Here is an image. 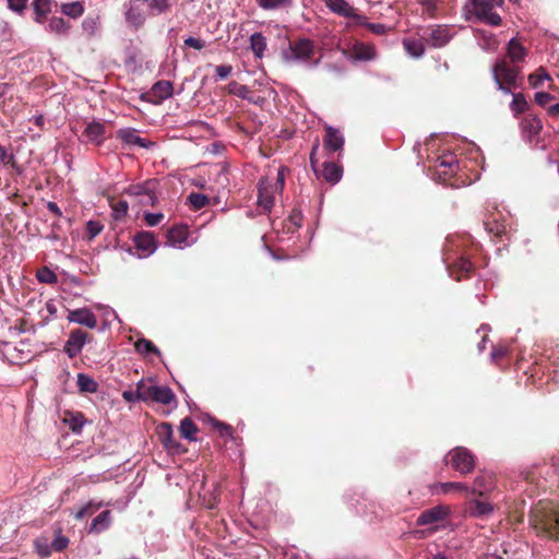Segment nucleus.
Wrapping results in <instances>:
<instances>
[{"instance_id":"nucleus-1","label":"nucleus","mask_w":559,"mask_h":559,"mask_svg":"<svg viewBox=\"0 0 559 559\" xmlns=\"http://www.w3.org/2000/svg\"><path fill=\"white\" fill-rule=\"evenodd\" d=\"M530 521L538 535L559 540V503L539 500L531 509Z\"/></svg>"},{"instance_id":"nucleus-2","label":"nucleus","mask_w":559,"mask_h":559,"mask_svg":"<svg viewBox=\"0 0 559 559\" xmlns=\"http://www.w3.org/2000/svg\"><path fill=\"white\" fill-rule=\"evenodd\" d=\"M476 248L464 249L463 243L448 240L445 246L444 262L451 277L460 282L469 278L475 273V264L472 262V251Z\"/></svg>"},{"instance_id":"nucleus-3","label":"nucleus","mask_w":559,"mask_h":559,"mask_svg":"<svg viewBox=\"0 0 559 559\" xmlns=\"http://www.w3.org/2000/svg\"><path fill=\"white\" fill-rule=\"evenodd\" d=\"M492 78L498 90L506 94L521 86L522 69L519 64L509 62L508 57H499L492 66Z\"/></svg>"},{"instance_id":"nucleus-4","label":"nucleus","mask_w":559,"mask_h":559,"mask_svg":"<svg viewBox=\"0 0 559 559\" xmlns=\"http://www.w3.org/2000/svg\"><path fill=\"white\" fill-rule=\"evenodd\" d=\"M136 399L143 402L169 405L176 401V395L169 386L151 384L141 380L136 384Z\"/></svg>"},{"instance_id":"nucleus-5","label":"nucleus","mask_w":559,"mask_h":559,"mask_svg":"<svg viewBox=\"0 0 559 559\" xmlns=\"http://www.w3.org/2000/svg\"><path fill=\"white\" fill-rule=\"evenodd\" d=\"M444 463L461 473H471L476 464L475 455L465 447H455L444 456Z\"/></svg>"},{"instance_id":"nucleus-6","label":"nucleus","mask_w":559,"mask_h":559,"mask_svg":"<svg viewBox=\"0 0 559 559\" xmlns=\"http://www.w3.org/2000/svg\"><path fill=\"white\" fill-rule=\"evenodd\" d=\"M471 10L476 19L490 26H499L502 22L501 16L493 11L498 5L487 3L481 0H468Z\"/></svg>"},{"instance_id":"nucleus-7","label":"nucleus","mask_w":559,"mask_h":559,"mask_svg":"<svg viewBox=\"0 0 559 559\" xmlns=\"http://www.w3.org/2000/svg\"><path fill=\"white\" fill-rule=\"evenodd\" d=\"M155 432L160 443L169 453L183 454L187 452V448L174 438L173 426L169 423L157 425Z\"/></svg>"},{"instance_id":"nucleus-8","label":"nucleus","mask_w":559,"mask_h":559,"mask_svg":"<svg viewBox=\"0 0 559 559\" xmlns=\"http://www.w3.org/2000/svg\"><path fill=\"white\" fill-rule=\"evenodd\" d=\"M495 506L489 502L484 491H478V496L466 502L465 513L473 518L486 519L493 513Z\"/></svg>"},{"instance_id":"nucleus-9","label":"nucleus","mask_w":559,"mask_h":559,"mask_svg":"<svg viewBox=\"0 0 559 559\" xmlns=\"http://www.w3.org/2000/svg\"><path fill=\"white\" fill-rule=\"evenodd\" d=\"M421 38L435 48L445 46L452 38L450 27L445 25H437L424 29Z\"/></svg>"},{"instance_id":"nucleus-10","label":"nucleus","mask_w":559,"mask_h":559,"mask_svg":"<svg viewBox=\"0 0 559 559\" xmlns=\"http://www.w3.org/2000/svg\"><path fill=\"white\" fill-rule=\"evenodd\" d=\"M174 93V85L170 81L160 80L157 81L147 92L142 96L143 99H146L147 102L159 105L165 99L173 96Z\"/></svg>"},{"instance_id":"nucleus-11","label":"nucleus","mask_w":559,"mask_h":559,"mask_svg":"<svg viewBox=\"0 0 559 559\" xmlns=\"http://www.w3.org/2000/svg\"><path fill=\"white\" fill-rule=\"evenodd\" d=\"M91 338L92 336L81 329L72 330L64 345L66 354L70 358L76 357L81 353L84 344Z\"/></svg>"},{"instance_id":"nucleus-12","label":"nucleus","mask_w":559,"mask_h":559,"mask_svg":"<svg viewBox=\"0 0 559 559\" xmlns=\"http://www.w3.org/2000/svg\"><path fill=\"white\" fill-rule=\"evenodd\" d=\"M450 509L447 506H437L424 510L416 520V524L420 526L438 524L447 520Z\"/></svg>"},{"instance_id":"nucleus-13","label":"nucleus","mask_w":559,"mask_h":559,"mask_svg":"<svg viewBox=\"0 0 559 559\" xmlns=\"http://www.w3.org/2000/svg\"><path fill=\"white\" fill-rule=\"evenodd\" d=\"M219 497L217 491H189L187 500L188 506L200 504L205 509H214L218 503Z\"/></svg>"},{"instance_id":"nucleus-14","label":"nucleus","mask_w":559,"mask_h":559,"mask_svg":"<svg viewBox=\"0 0 559 559\" xmlns=\"http://www.w3.org/2000/svg\"><path fill=\"white\" fill-rule=\"evenodd\" d=\"M520 126L524 136L531 143L538 139L543 130L542 120L536 115L532 114L526 115Z\"/></svg>"},{"instance_id":"nucleus-15","label":"nucleus","mask_w":559,"mask_h":559,"mask_svg":"<svg viewBox=\"0 0 559 559\" xmlns=\"http://www.w3.org/2000/svg\"><path fill=\"white\" fill-rule=\"evenodd\" d=\"M289 49L292 52V58L295 60L308 61L314 55L313 41L307 38H301L290 43Z\"/></svg>"},{"instance_id":"nucleus-16","label":"nucleus","mask_w":559,"mask_h":559,"mask_svg":"<svg viewBox=\"0 0 559 559\" xmlns=\"http://www.w3.org/2000/svg\"><path fill=\"white\" fill-rule=\"evenodd\" d=\"M258 189L259 205L265 211H271L274 205V193L278 187L271 185L266 179H261L258 183Z\"/></svg>"},{"instance_id":"nucleus-17","label":"nucleus","mask_w":559,"mask_h":559,"mask_svg":"<svg viewBox=\"0 0 559 559\" xmlns=\"http://www.w3.org/2000/svg\"><path fill=\"white\" fill-rule=\"evenodd\" d=\"M68 320L90 329L97 326V318L88 308H80L69 312Z\"/></svg>"},{"instance_id":"nucleus-18","label":"nucleus","mask_w":559,"mask_h":559,"mask_svg":"<svg viewBox=\"0 0 559 559\" xmlns=\"http://www.w3.org/2000/svg\"><path fill=\"white\" fill-rule=\"evenodd\" d=\"M126 20L135 28L142 26L145 22V15L142 9L141 0H132L129 3V8L126 12Z\"/></svg>"},{"instance_id":"nucleus-19","label":"nucleus","mask_w":559,"mask_h":559,"mask_svg":"<svg viewBox=\"0 0 559 559\" xmlns=\"http://www.w3.org/2000/svg\"><path fill=\"white\" fill-rule=\"evenodd\" d=\"M323 145L324 148L330 152H337L343 148L344 138L337 129L333 127H326Z\"/></svg>"},{"instance_id":"nucleus-20","label":"nucleus","mask_w":559,"mask_h":559,"mask_svg":"<svg viewBox=\"0 0 559 559\" xmlns=\"http://www.w3.org/2000/svg\"><path fill=\"white\" fill-rule=\"evenodd\" d=\"M117 139L129 145H136L140 147H148L153 145L152 142H147L145 139L136 134V130L132 128H123L117 131Z\"/></svg>"},{"instance_id":"nucleus-21","label":"nucleus","mask_w":559,"mask_h":559,"mask_svg":"<svg viewBox=\"0 0 559 559\" xmlns=\"http://www.w3.org/2000/svg\"><path fill=\"white\" fill-rule=\"evenodd\" d=\"M133 241H134L135 247L139 250H142L146 253H152L157 248L155 237H154L153 233H150V231L138 233L134 236Z\"/></svg>"},{"instance_id":"nucleus-22","label":"nucleus","mask_w":559,"mask_h":559,"mask_svg":"<svg viewBox=\"0 0 559 559\" xmlns=\"http://www.w3.org/2000/svg\"><path fill=\"white\" fill-rule=\"evenodd\" d=\"M352 58L362 61L373 60L376 58V49L370 44L357 41L352 48Z\"/></svg>"},{"instance_id":"nucleus-23","label":"nucleus","mask_w":559,"mask_h":559,"mask_svg":"<svg viewBox=\"0 0 559 559\" xmlns=\"http://www.w3.org/2000/svg\"><path fill=\"white\" fill-rule=\"evenodd\" d=\"M438 174L440 176L451 177L459 169V164L453 155H444L438 159L437 165Z\"/></svg>"},{"instance_id":"nucleus-24","label":"nucleus","mask_w":559,"mask_h":559,"mask_svg":"<svg viewBox=\"0 0 559 559\" xmlns=\"http://www.w3.org/2000/svg\"><path fill=\"white\" fill-rule=\"evenodd\" d=\"M525 56V48L516 38H512L508 44L507 55L504 57H508L509 62L512 64H518L524 60Z\"/></svg>"},{"instance_id":"nucleus-25","label":"nucleus","mask_w":559,"mask_h":559,"mask_svg":"<svg viewBox=\"0 0 559 559\" xmlns=\"http://www.w3.org/2000/svg\"><path fill=\"white\" fill-rule=\"evenodd\" d=\"M83 134L90 142L100 145L104 141L105 126L98 121L90 122Z\"/></svg>"},{"instance_id":"nucleus-26","label":"nucleus","mask_w":559,"mask_h":559,"mask_svg":"<svg viewBox=\"0 0 559 559\" xmlns=\"http://www.w3.org/2000/svg\"><path fill=\"white\" fill-rule=\"evenodd\" d=\"M325 3L335 14L344 17L354 15V8L346 0H326Z\"/></svg>"},{"instance_id":"nucleus-27","label":"nucleus","mask_w":559,"mask_h":559,"mask_svg":"<svg viewBox=\"0 0 559 559\" xmlns=\"http://www.w3.org/2000/svg\"><path fill=\"white\" fill-rule=\"evenodd\" d=\"M321 176L324 178L325 181L334 185L338 182L340 179L342 178V167L336 165L335 163L325 162L323 164Z\"/></svg>"},{"instance_id":"nucleus-28","label":"nucleus","mask_w":559,"mask_h":559,"mask_svg":"<svg viewBox=\"0 0 559 559\" xmlns=\"http://www.w3.org/2000/svg\"><path fill=\"white\" fill-rule=\"evenodd\" d=\"M168 240L173 245H182L186 243L189 229L187 225H176L168 230Z\"/></svg>"},{"instance_id":"nucleus-29","label":"nucleus","mask_w":559,"mask_h":559,"mask_svg":"<svg viewBox=\"0 0 559 559\" xmlns=\"http://www.w3.org/2000/svg\"><path fill=\"white\" fill-rule=\"evenodd\" d=\"M64 423L68 424L72 432L80 433L86 420L84 415L80 412H67Z\"/></svg>"},{"instance_id":"nucleus-30","label":"nucleus","mask_w":559,"mask_h":559,"mask_svg":"<svg viewBox=\"0 0 559 559\" xmlns=\"http://www.w3.org/2000/svg\"><path fill=\"white\" fill-rule=\"evenodd\" d=\"M250 48L255 58L261 59L266 49V38L260 32L253 33L250 37Z\"/></svg>"},{"instance_id":"nucleus-31","label":"nucleus","mask_w":559,"mask_h":559,"mask_svg":"<svg viewBox=\"0 0 559 559\" xmlns=\"http://www.w3.org/2000/svg\"><path fill=\"white\" fill-rule=\"evenodd\" d=\"M199 431L198 426L194 424V421L190 417H185L180 421L179 426V432L180 436L189 441H195L197 440V432Z\"/></svg>"},{"instance_id":"nucleus-32","label":"nucleus","mask_w":559,"mask_h":559,"mask_svg":"<svg viewBox=\"0 0 559 559\" xmlns=\"http://www.w3.org/2000/svg\"><path fill=\"white\" fill-rule=\"evenodd\" d=\"M70 24L62 17L53 16L49 20L46 29L60 36H66L69 33Z\"/></svg>"},{"instance_id":"nucleus-33","label":"nucleus","mask_w":559,"mask_h":559,"mask_svg":"<svg viewBox=\"0 0 559 559\" xmlns=\"http://www.w3.org/2000/svg\"><path fill=\"white\" fill-rule=\"evenodd\" d=\"M497 486L496 476L492 472L481 471L474 480V489L493 488Z\"/></svg>"},{"instance_id":"nucleus-34","label":"nucleus","mask_w":559,"mask_h":559,"mask_svg":"<svg viewBox=\"0 0 559 559\" xmlns=\"http://www.w3.org/2000/svg\"><path fill=\"white\" fill-rule=\"evenodd\" d=\"M78 386L82 393H95L98 390V383L85 373L78 374Z\"/></svg>"},{"instance_id":"nucleus-35","label":"nucleus","mask_w":559,"mask_h":559,"mask_svg":"<svg viewBox=\"0 0 559 559\" xmlns=\"http://www.w3.org/2000/svg\"><path fill=\"white\" fill-rule=\"evenodd\" d=\"M294 0H255L259 8L265 11L287 9L293 5Z\"/></svg>"},{"instance_id":"nucleus-36","label":"nucleus","mask_w":559,"mask_h":559,"mask_svg":"<svg viewBox=\"0 0 559 559\" xmlns=\"http://www.w3.org/2000/svg\"><path fill=\"white\" fill-rule=\"evenodd\" d=\"M530 104L527 103L524 94L516 93L513 94V99L510 104V109L514 114L515 117H518L521 114H524L528 110Z\"/></svg>"},{"instance_id":"nucleus-37","label":"nucleus","mask_w":559,"mask_h":559,"mask_svg":"<svg viewBox=\"0 0 559 559\" xmlns=\"http://www.w3.org/2000/svg\"><path fill=\"white\" fill-rule=\"evenodd\" d=\"M61 12L72 19H78L83 15L84 13V5L81 1H74L69 3H62Z\"/></svg>"},{"instance_id":"nucleus-38","label":"nucleus","mask_w":559,"mask_h":559,"mask_svg":"<svg viewBox=\"0 0 559 559\" xmlns=\"http://www.w3.org/2000/svg\"><path fill=\"white\" fill-rule=\"evenodd\" d=\"M134 347L136 353L141 355L154 354L160 356V350L155 346V344L146 338H140L134 343Z\"/></svg>"},{"instance_id":"nucleus-39","label":"nucleus","mask_w":559,"mask_h":559,"mask_svg":"<svg viewBox=\"0 0 559 559\" xmlns=\"http://www.w3.org/2000/svg\"><path fill=\"white\" fill-rule=\"evenodd\" d=\"M110 207L112 210V217L116 221H121L127 216L129 205L127 201L112 199L110 200Z\"/></svg>"},{"instance_id":"nucleus-40","label":"nucleus","mask_w":559,"mask_h":559,"mask_svg":"<svg viewBox=\"0 0 559 559\" xmlns=\"http://www.w3.org/2000/svg\"><path fill=\"white\" fill-rule=\"evenodd\" d=\"M110 523V511L105 510L100 512L92 522L91 531L100 533L106 530Z\"/></svg>"},{"instance_id":"nucleus-41","label":"nucleus","mask_w":559,"mask_h":559,"mask_svg":"<svg viewBox=\"0 0 559 559\" xmlns=\"http://www.w3.org/2000/svg\"><path fill=\"white\" fill-rule=\"evenodd\" d=\"M405 50L413 57L419 58L425 52V46L420 40L417 39H406L404 40Z\"/></svg>"},{"instance_id":"nucleus-42","label":"nucleus","mask_w":559,"mask_h":559,"mask_svg":"<svg viewBox=\"0 0 559 559\" xmlns=\"http://www.w3.org/2000/svg\"><path fill=\"white\" fill-rule=\"evenodd\" d=\"M34 546H35L36 552L41 558L50 557L52 547H51V543H49V539L47 537L40 536V537L36 538L34 542Z\"/></svg>"},{"instance_id":"nucleus-43","label":"nucleus","mask_w":559,"mask_h":559,"mask_svg":"<svg viewBox=\"0 0 559 559\" xmlns=\"http://www.w3.org/2000/svg\"><path fill=\"white\" fill-rule=\"evenodd\" d=\"M36 278L44 284H56L58 282L57 274L47 266L37 271Z\"/></svg>"},{"instance_id":"nucleus-44","label":"nucleus","mask_w":559,"mask_h":559,"mask_svg":"<svg viewBox=\"0 0 559 559\" xmlns=\"http://www.w3.org/2000/svg\"><path fill=\"white\" fill-rule=\"evenodd\" d=\"M485 227L489 234H492L496 237H502L507 233V226L504 223H501L497 219L486 221Z\"/></svg>"},{"instance_id":"nucleus-45","label":"nucleus","mask_w":559,"mask_h":559,"mask_svg":"<svg viewBox=\"0 0 559 559\" xmlns=\"http://www.w3.org/2000/svg\"><path fill=\"white\" fill-rule=\"evenodd\" d=\"M34 13H40L41 15H48L52 11V7L56 3L52 0H33Z\"/></svg>"},{"instance_id":"nucleus-46","label":"nucleus","mask_w":559,"mask_h":559,"mask_svg":"<svg viewBox=\"0 0 559 559\" xmlns=\"http://www.w3.org/2000/svg\"><path fill=\"white\" fill-rule=\"evenodd\" d=\"M155 185V181H145L144 183L132 185L127 189V193L142 198Z\"/></svg>"},{"instance_id":"nucleus-47","label":"nucleus","mask_w":559,"mask_h":559,"mask_svg":"<svg viewBox=\"0 0 559 559\" xmlns=\"http://www.w3.org/2000/svg\"><path fill=\"white\" fill-rule=\"evenodd\" d=\"M56 536L53 540L51 542L52 550L61 552L63 551L68 545H69V538L61 534V528L58 527L56 531Z\"/></svg>"},{"instance_id":"nucleus-48","label":"nucleus","mask_w":559,"mask_h":559,"mask_svg":"<svg viewBox=\"0 0 559 559\" xmlns=\"http://www.w3.org/2000/svg\"><path fill=\"white\" fill-rule=\"evenodd\" d=\"M228 92L229 94L247 99L250 90L247 85L239 84L238 82L233 81L228 84Z\"/></svg>"},{"instance_id":"nucleus-49","label":"nucleus","mask_w":559,"mask_h":559,"mask_svg":"<svg viewBox=\"0 0 559 559\" xmlns=\"http://www.w3.org/2000/svg\"><path fill=\"white\" fill-rule=\"evenodd\" d=\"M545 80H550V75L543 69H539L535 73L530 74L528 82L532 87H539Z\"/></svg>"},{"instance_id":"nucleus-50","label":"nucleus","mask_w":559,"mask_h":559,"mask_svg":"<svg viewBox=\"0 0 559 559\" xmlns=\"http://www.w3.org/2000/svg\"><path fill=\"white\" fill-rule=\"evenodd\" d=\"M189 201L194 210H201L209 203V198L205 194L193 192L189 195Z\"/></svg>"},{"instance_id":"nucleus-51","label":"nucleus","mask_w":559,"mask_h":559,"mask_svg":"<svg viewBox=\"0 0 559 559\" xmlns=\"http://www.w3.org/2000/svg\"><path fill=\"white\" fill-rule=\"evenodd\" d=\"M146 2L155 14L164 13L170 7L169 0H146Z\"/></svg>"},{"instance_id":"nucleus-52","label":"nucleus","mask_w":559,"mask_h":559,"mask_svg":"<svg viewBox=\"0 0 559 559\" xmlns=\"http://www.w3.org/2000/svg\"><path fill=\"white\" fill-rule=\"evenodd\" d=\"M212 426L218 431L221 437L233 438L234 429L230 425L214 419Z\"/></svg>"},{"instance_id":"nucleus-53","label":"nucleus","mask_w":559,"mask_h":559,"mask_svg":"<svg viewBox=\"0 0 559 559\" xmlns=\"http://www.w3.org/2000/svg\"><path fill=\"white\" fill-rule=\"evenodd\" d=\"M155 186H153L150 191H147L141 199L140 203L143 205L154 206L157 202V197L154 192Z\"/></svg>"},{"instance_id":"nucleus-54","label":"nucleus","mask_w":559,"mask_h":559,"mask_svg":"<svg viewBox=\"0 0 559 559\" xmlns=\"http://www.w3.org/2000/svg\"><path fill=\"white\" fill-rule=\"evenodd\" d=\"M536 104L542 107H545L548 103H550L555 96L547 92H537L534 96Z\"/></svg>"},{"instance_id":"nucleus-55","label":"nucleus","mask_w":559,"mask_h":559,"mask_svg":"<svg viewBox=\"0 0 559 559\" xmlns=\"http://www.w3.org/2000/svg\"><path fill=\"white\" fill-rule=\"evenodd\" d=\"M102 230L103 226L98 222L90 221L86 224V231L91 239L99 235Z\"/></svg>"},{"instance_id":"nucleus-56","label":"nucleus","mask_w":559,"mask_h":559,"mask_svg":"<svg viewBox=\"0 0 559 559\" xmlns=\"http://www.w3.org/2000/svg\"><path fill=\"white\" fill-rule=\"evenodd\" d=\"M366 27L376 35H384L389 27L381 23H366Z\"/></svg>"},{"instance_id":"nucleus-57","label":"nucleus","mask_w":559,"mask_h":559,"mask_svg":"<svg viewBox=\"0 0 559 559\" xmlns=\"http://www.w3.org/2000/svg\"><path fill=\"white\" fill-rule=\"evenodd\" d=\"M8 1V7L10 10L16 12V13H22L25 8H26V3L28 0H7Z\"/></svg>"},{"instance_id":"nucleus-58","label":"nucleus","mask_w":559,"mask_h":559,"mask_svg":"<svg viewBox=\"0 0 559 559\" xmlns=\"http://www.w3.org/2000/svg\"><path fill=\"white\" fill-rule=\"evenodd\" d=\"M163 218H164V215L162 213H147L144 216V221L148 226L158 225Z\"/></svg>"},{"instance_id":"nucleus-59","label":"nucleus","mask_w":559,"mask_h":559,"mask_svg":"<svg viewBox=\"0 0 559 559\" xmlns=\"http://www.w3.org/2000/svg\"><path fill=\"white\" fill-rule=\"evenodd\" d=\"M185 46L201 50L205 47V43L200 38L188 37L185 39Z\"/></svg>"},{"instance_id":"nucleus-60","label":"nucleus","mask_w":559,"mask_h":559,"mask_svg":"<svg viewBox=\"0 0 559 559\" xmlns=\"http://www.w3.org/2000/svg\"><path fill=\"white\" fill-rule=\"evenodd\" d=\"M231 66L221 64L215 68V73L221 80H223L231 73Z\"/></svg>"},{"instance_id":"nucleus-61","label":"nucleus","mask_w":559,"mask_h":559,"mask_svg":"<svg viewBox=\"0 0 559 559\" xmlns=\"http://www.w3.org/2000/svg\"><path fill=\"white\" fill-rule=\"evenodd\" d=\"M13 157L12 153H9L4 146L0 145V163L9 165V163H13Z\"/></svg>"},{"instance_id":"nucleus-62","label":"nucleus","mask_w":559,"mask_h":559,"mask_svg":"<svg viewBox=\"0 0 559 559\" xmlns=\"http://www.w3.org/2000/svg\"><path fill=\"white\" fill-rule=\"evenodd\" d=\"M288 222L294 225L295 227H300L302 222V215L300 212L294 211L289 217Z\"/></svg>"},{"instance_id":"nucleus-63","label":"nucleus","mask_w":559,"mask_h":559,"mask_svg":"<svg viewBox=\"0 0 559 559\" xmlns=\"http://www.w3.org/2000/svg\"><path fill=\"white\" fill-rule=\"evenodd\" d=\"M550 468L552 469L554 476L559 479V452L550 457Z\"/></svg>"},{"instance_id":"nucleus-64","label":"nucleus","mask_w":559,"mask_h":559,"mask_svg":"<svg viewBox=\"0 0 559 559\" xmlns=\"http://www.w3.org/2000/svg\"><path fill=\"white\" fill-rule=\"evenodd\" d=\"M47 209L49 210V212H51L57 217L62 216V212H61L60 207L57 205V203L49 201L47 203Z\"/></svg>"}]
</instances>
